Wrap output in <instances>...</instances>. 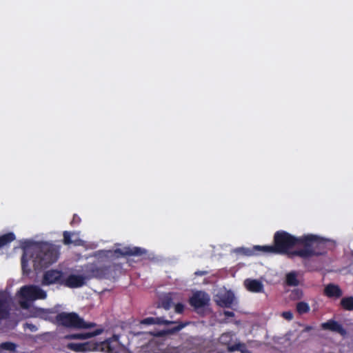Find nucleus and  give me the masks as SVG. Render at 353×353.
Segmentation results:
<instances>
[{"label": "nucleus", "mask_w": 353, "mask_h": 353, "mask_svg": "<svg viewBox=\"0 0 353 353\" xmlns=\"http://www.w3.org/2000/svg\"><path fill=\"white\" fill-rule=\"evenodd\" d=\"M146 250L139 247H124L114 250H99L93 256L97 260L84 265L85 275L70 274L64 276L63 286L69 288H78L83 286L86 280L115 279L121 272V264L112 263L111 259L121 256H141Z\"/></svg>", "instance_id": "obj_1"}, {"label": "nucleus", "mask_w": 353, "mask_h": 353, "mask_svg": "<svg viewBox=\"0 0 353 353\" xmlns=\"http://www.w3.org/2000/svg\"><path fill=\"white\" fill-rule=\"evenodd\" d=\"M273 243L276 254L286 255L289 259L299 256L307 259L326 254V241L315 234L295 236L284 230L276 231Z\"/></svg>", "instance_id": "obj_2"}, {"label": "nucleus", "mask_w": 353, "mask_h": 353, "mask_svg": "<svg viewBox=\"0 0 353 353\" xmlns=\"http://www.w3.org/2000/svg\"><path fill=\"white\" fill-rule=\"evenodd\" d=\"M59 255V248L56 245L41 242L24 249L21 256V268L23 272L28 266L29 259H32L36 271L48 268L55 263Z\"/></svg>", "instance_id": "obj_3"}, {"label": "nucleus", "mask_w": 353, "mask_h": 353, "mask_svg": "<svg viewBox=\"0 0 353 353\" xmlns=\"http://www.w3.org/2000/svg\"><path fill=\"white\" fill-rule=\"evenodd\" d=\"M55 321L58 325L75 330L88 329L96 326V323L85 322L75 312H60L56 316Z\"/></svg>", "instance_id": "obj_4"}, {"label": "nucleus", "mask_w": 353, "mask_h": 353, "mask_svg": "<svg viewBox=\"0 0 353 353\" xmlns=\"http://www.w3.org/2000/svg\"><path fill=\"white\" fill-rule=\"evenodd\" d=\"M18 294L22 299L19 301V304L21 307L24 309L29 307L28 301L45 299L47 297L46 292L35 285H24L21 287Z\"/></svg>", "instance_id": "obj_5"}, {"label": "nucleus", "mask_w": 353, "mask_h": 353, "mask_svg": "<svg viewBox=\"0 0 353 353\" xmlns=\"http://www.w3.org/2000/svg\"><path fill=\"white\" fill-rule=\"evenodd\" d=\"M64 276L63 272L57 269L46 270L43 274L41 285L43 286H49L51 285L63 286Z\"/></svg>", "instance_id": "obj_6"}, {"label": "nucleus", "mask_w": 353, "mask_h": 353, "mask_svg": "<svg viewBox=\"0 0 353 353\" xmlns=\"http://www.w3.org/2000/svg\"><path fill=\"white\" fill-rule=\"evenodd\" d=\"M188 322L182 323L176 321H169L164 319L163 317H156L154 318V325H171V324H177L176 326L173 327L172 328L161 330L157 334V336H164L167 334H175L180 330H181L183 327H185L187 325H188Z\"/></svg>", "instance_id": "obj_7"}, {"label": "nucleus", "mask_w": 353, "mask_h": 353, "mask_svg": "<svg viewBox=\"0 0 353 353\" xmlns=\"http://www.w3.org/2000/svg\"><path fill=\"white\" fill-rule=\"evenodd\" d=\"M99 345L92 341L85 343H69L67 347L75 352H87L98 349Z\"/></svg>", "instance_id": "obj_8"}, {"label": "nucleus", "mask_w": 353, "mask_h": 353, "mask_svg": "<svg viewBox=\"0 0 353 353\" xmlns=\"http://www.w3.org/2000/svg\"><path fill=\"white\" fill-rule=\"evenodd\" d=\"M239 250L247 256L257 254L259 252L276 254V251L274 244L272 245H254L252 249L241 248H239Z\"/></svg>", "instance_id": "obj_9"}, {"label": "nucleus", "mask_w": 353, "mask_h": 353, "mask_svg": "<svg viewBox=\"0 0 353 353\" xmlns=\"http://www.w3.org/2000/svg\"><path fill=\"white\" fill-rule=\"evenodd\" d=\"M215 301L218 305L222 307L230 308L234 301V294L230 290L225 291L223 293L216 294Z\"/></svg>", "instance_id": "obj_10"}, {"label": "nucleus", "mask_w": 353, "mask_h": 353, "mask_svg": "<svg viewBox=\"0 0 353 353\" xmlns=\"http://www.w3.org/2000/svg\"><path fill=\"white\" fill-rule=\"evenodd\" d=\"M210 301L207 294L203 292H196L190 299V304L196 309L201 308L208 304Z\"/></svg>", "instance_id": "obj_11"}, {"label": "nucleus", "mask_w": 353, "mask_h": 353, "mask_svg": "<svg viewBox=\"0 0 353 353\" xmlns=\"http://www.w3.org/2000/svg\"><path fill=\"white\" fill-rule=\"evenodd\" d=\"M120 336L114 334L112 337L106 339L101 343V348L108 353H118L119 340Z\"/></svg>", "instance_id": "obj_12"}, {"label": "nucleus", "mask_w": 353, "mask_h": 353, "mask_svg": "<svg viewBox=\"0 0 353 353\" xmlns=\"http://www.w3.org/2000/svg\"><path fill=\"white\" fill-rule=\"evenodd\" d=\"M321 327L324 330L335 332L342 336L346 334V330L343 328V325L333 319H330L325 323H323Z\"/></svg>", "instance_id": "obj_13"}, {"label": "nucleus", "mask_w": 353, "mask_h": 353, "mask_svg": "<svg viewBox=\"0 0 353 353\" xmlns=\"http://www.w3.org/2000/svg\"><path fill=\"white\" fill-rule=\"evenodd\" d=\"M244 285L251 292L259 293L263 292L262 282L256 279H247L244 281Z\"/></svg>", "instance_id": "obj_14"}, {"label": "nucleus", "mask_w": 353, "mask_h": 353, "mask_svg": "<svg viewBox=\"0 0 353 353\" xmlns=\"http://www.w3.org/2000/svg\"><path fill=\"white\" fill-rule=\"evenodd\" d=\"M103 332L102 329H97L93 332H88L84 333H79V334H68L65 336V339H80V340H84L92 338L94 336H96L97 335H99Z\"/></svg>", "instance_id": "obj_15"}, {"label": "nucleus", "mask_w": 353, "mask_h": 353, "mask_svg": "<svg viewBox=\"0 0 353 353\" xmlns=\"http://www.w3.org/2000/svg\"><path fill=\"white\" fill-rule=\"evenodd\" d=\"M324 294L329 298H339L343 292L339 285L330 283L324 289Z\"/></svg>", "instance_id": "obj_16"}, {"label": "nucleus", "mask_w": 353, "mask_h": 353, "mask_svg": "<svg viewBox=\"0 0 353 353\" xmlns=\"http://www.w3.org/2000/svg\"><path fill=\"white\" fill-rule=\"evenodd\" d=\"M74 232H68V231H64L63 233V243L64 245H70L72 243L74 244L75 245H81V240L80 239H77V240H75V241H72L71 237L74 234Z\"/></svg>", "instance_id": "obj_17"}, {"label": "nucleus", "mask_w": 353, "mask_h": 353, "mask_svg": "<svg viewBox=\"0 0 353 353\" xmlns=\"http://www.w3.org/2000/svg\"><path fill=\"white\" fill-rule=\"evenodd\" d=\"M340 305L341 307L347 311L353 310V296H345L341 299Z\"/></svg>", "instance_id": "obj_18"}, {"label": "nucleus", "mask_w": 353, "mask_h": 353, "mask_svg": "<svg viewBox=\"0 0 353 353\" xmlns=\"http://www.w3.org/2000/svg\"><path fill=\"white\" fill-rule=\"evenodd\" d=\"M15 239V235L13 232H8L0 236V248L8 245Z\"/></svg>", "instance_id": "obj_19"}, {"label": "nucleus", "mask_w": 353, "mask_h": 353, "mask_svg": "<svg viewBox=\"0 0 353 353\" xmlns=\"http://www.w3.org/2000/svg\"><path fill=\"white\" fill-rule=\"evenodd\" d=\"M285 283L288 286L295 287L299 285V282L295 272H291L286 275Z\"/></svg>", "instance_id": "obj_20"}, {"label": "nucleus", "mask_w": 353, "mask_h": 353, "mask_svg": "<svg viewBox=\"0 0 353 353\" xmlns=\"http://www.w3.org/2000/svg\"><path fill=\"white\" fill-rule=\"evenodd\" d=\"M233 340V334L231 332H225L221 335L219 338V342L220 343L223 345H225L228 346V347L230 345V343H232Z\"/></svg>", "instance_id": "obj_21"}, {"label": "nucleus", "mask_w": 353, "mask_h": 353, "mask_svg": "<svg viewBox=\"0 0 353 353\" xmlns=\"http://www.w3.org/2000/svg\"><path fill=\"white\" fill-rule=\"evenodd\" d=\"M296 310L299 314H303L310 312V307L306 302L300 301L296 303Z\"/></svg>", "instance_id": "obj_22"}, {"label": "nucleus", "mask_w": 353, "mask_h": 353, "mask_svg": "<svg viewBox=\"0 0 353 353\" xmlns=\"http://www.w3.org/2000/svg\"><path fill=\"white\" fill-rule=\"evenodd\" d=\"M9 316V310L4 300L0 299V321L6 319Z\"/></svg>", "instance_id": "obj_23"}, {"label": "nucleus", "mask_w": 353, "mask_h": 353, "mask_svg": "<svg viewBox=\"0 0 353 353\" xmlns=\"http://www.w3.org/2000/svg\"><path fill=\"white\" fill-rule=\"evenodd\" d=\"M228 351L230 352L234 351H241V353H252L251 351L245 349V345L241 343L232 345V346H229Z\"/></svg>", "instance_id": "obj_24"}, {"label": "nucleus", "mask_w": 353, "mask_h": 353, "mask_svg": "<svg viewBox=\"0 0 353 353\" xmlns=\"http://www.w3.org/2000/svg\"><path fill=\"white\" fill-rule=\"evenodd\" d=\"M17 348V345L12 342H3L0 344V350H8L10 352H14Z\"/></svg>", "instance_id": "obj_25"}, {"label": "nucleus", "mask_w": 353, "mask_h": 353, "mask_svg": "<svg viewBox=\"0 0 353 353\" xmlns=\"http://www.w3.org/2000/svg\"><path fill=\"white\" fill-rule=\"evenodd\" d=\"M172 304V299L171 297L166 296L163 298L161 301V305L165 310H169Z\"/></svg>", "instance_id": "obj_26"}, {"label": "nucleus", "mask_w": 353, "mask_h": 353, "mask_svg": "<svg viewBox=\"0 0 353 353\" xmlns=\"http://www.w3.org/2000/svg\"><path fill=\"white\" fill-rule=\"evenodd\" d=\"M143 325H154V317H147L141 321Z\"/></svg>", "instance_id": "obj_27"}, {"label": "nucleus", "mask_w": 353, "mask_h": 353, "mask_svg": "<svg viewBox=\"0 0 353 353\" xmlns=\"http://www.w3.org/2000/svg\"><path fill=\"white\" fill-rule=\"evenodd\" d=\"M81 222V218L76 214L73 215L72 219L70 222V225L72 226H74L76 225L79 224Z\"/></svg>", "instance_id": "obj_28"}, {"label": "nucleus", "mask_w": 353, "mask_h": 353, "mask_svg": "<svg viewBox=\"0 0 353 353\" xmlns=\"http://www.w3.org/2000/svg\"><path fill=\"white\" fill-rule=\"evenodd\" d=\"M281 316L288 321H291L293 319V314L290 311L282 312Z\"/></svg>", "instance_id": "obj_29"}, {"label": "nucleus", "mask_w": 353, "mask_h": 353, "mask_svg": "<svg viewBox=\"0 0 353 353\" xmlns=\"http://www.w3.org/2000/svg\"><path fill=\"white\" fill-rule=\"evenodd\" d=\"M174 310L178 314H182L184 310L183 304H182L181 303H177L174 307Z\"/></svg>", "instance_id": "obj_30"}, {"label": "nucleus", "mask_w": 353, "mask_h": 353, "mask_svg": "<svg viewBox=\"0 0 353 353\" xmlns=\"http://www.w3.org/2000/svg\"><path fill=\"white\" fill-rule=\"evenodd\" d=\"M208 274V272L205 271V270H203V271L197 270L194 272V275L197 276H205V275H207Z\"/></svg>", "instance_id": "obj_31"}, {"label": "nucleus", "mask_w": 353, "mask_h": 353, "mask_svg": "<svg viewBox=\"0 0 353 353\" xmlns=\"http://www.w3.org/2000/svg\"><path fill=\"white\" fill-rule=\"evenodd\" d=\"M223 314L227 317H233L234 316V313L232 311H224Z\"/></svg>", "instance_id": "obj_32"}, {"label": "nucleus", "mask_w": 353, "mask_h": 353, "mask_svg": "<svg viewBox=\"0 0 353 353\" xmlns=\"http://www.w3.org/2000/svg\"><path fill=\"white\" fill-rule=\"evenodd\" d=\"M312 330V327L311 326H307L305 329V331H310Z\"/></svg>", "instance_id": "obj_33"}, {"label": "nucleus", "mask_w": 353, "mask_h": 353, "mask_svg": "<svg viewBox=\"0 0 353 353\" xmlns=\"http://www.w3.org/2000/svg\"><path fill=\"white\" fill-rule=\"evenodd\" d=\"M352 256H353V252H352Z\"/></svg>", "instance_id": "obj_34"}]
</instances>
